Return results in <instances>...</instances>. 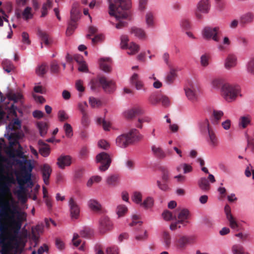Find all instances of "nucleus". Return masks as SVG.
I'll use <instances>...</instances> for the list:
<instances>
[{
    "mask_svg": "<svg viewBox=\"0 0 254 254\" xmlns=\"http://www.w3.org/2000/svg\"><path fill=\"white\" fill-rule=\"evenodd\" d=\"M63 128L67 137H71L73 135L72 127L70 124L68 123L64 124Z\"/></svg>",
    "mask_w": 254,
    "mask_h": 254,
    "instance_id": "6e6d98bb",
    "label": "nucleus"
},
{
    "mask_svg": "<svg viewBox=\"0 0 254 254\" xmlns=\"http://www.w3.org/2000/svg\"><path fill=\"white\" fill-rule=\"evenodd\" d=\"M20 127L21 122L18 118H16L8 124L7 129L10 130H16L20 128Z\"/></svg>",
    "mask_w": 254,
    "mask_h": 254,
    "instance_id": "4c0bfd02",
    "label": "nucleus"
},
{
    "mask_svg": "<svg viewBox=\"0 0 254 254\" xmlns=\"http://www.w3.org/2000/svg\"><path fill=\"white\" fill-rule=\"evenodd\" d=\"M106 182L107 185L110 187H117L120 184V176L117 174L110 175L107 177Z\"/></svg>",
    "mask_w": 254,
    "mask_h": 254,
    "instance_id": "6ab92c4d",
    "label": "nucleus"
},
{
    "mask_svg": "<svg viewBox=\"0 0 254 254\" xmlns=\"http://www.w3.org/2000/svg\"><path fill=\"white\" fill-rule=\"evenodd\" d=\"M88 205L92 210L95 212L100 211L102 208L100 203L97 200L94 199H91L88 201Z\"/></svg>",
    "mask_w": 254,
    "mask_h": 254,
    "instance_id": "c9c22d12",
    "label": "nucleus"
},
{
    "mask_svg": "<svg viewBox=\"0 0 254 254\" xmlns=\"http://www.w3.org/2000/svg\"><path fill=\"white\" fill-rule=\"evenodd\" d=\"M38 143L39 145H43L39 148V153L41 155L44 157L48 156L50 153V148L49 146L41 140H39Z\"/></svg>",
    "mask_w": 254,
    "mask_h": 254,
    "instance_id": "c756f323",
    "label": "nucleus"
},
{
    "mask_svg": "<svg viewBox=\"0 0 254 254\" xmlns=\"http://www.w3.org/2000/svg\"><path fill=\"white\" fill-rule=\"evenodd\" d=\"M127 207L123 204L119 205L116 209V213L119 217L123 216L127 212Z\"/></svg>",
    "mask_w": 254,
    "mask_h": 254,
    "instance_id": "09e8293b",
    "label": "nucleus"
},
{
    "mask_svg": "<svg viewBox=\"0 0 254 254\" xmlns=\"http://www.w3.org/2000/svg\"><path fill=\"white\" fill-rule=\"evenodd\" d=\"M10 187L11 186L9 187V188H10ZM8 194L11 195L10 189H9V192H7L3 195L0 193V211L1 210H4L6 212L9 213L8 209H12V206H16V209H19V208L17 204V202L13 198H11L10 202L9 200H5L4 199V197Z\"/></svg>",
    "mask_w": 254,
    "mask_h": 254,
    "instance_id": "6e6552de",
    "label": "nucleus"
},
{
    "mask_svg": "<svg viewBox=\"0 0 254 254\" xmlns=\"http://www.w3.org/2000/svg\"><path fill=\"white\" fill-rule=\"evenodd\" d=\"M254 18V14L252 12H248L243 14L240 18V23L242 25L250 23L253 22Z\"/></svg>",
    "mask_w": 254,
    "mask_h": 254,
    "instance_id": "5701e85b",
    "label": "nucleus"
},
{
    "mask_svg": "<svg viewBox=\"0 0 254 254\" xmlns=\"http://www.w3.org/2000/svg\"><path fill=\"white\" fill-rule=\"evenodd\" d=\"M53 6V2L51 0H47V1L43 4L41 9V17H44L48 14V10Z\"/></svg>",
    "mask_w": 254,
    "mask_h": 254,
    "instance_id": "58836bf2",
    "label": "nucleus"
},
{
    "mask_svg": "<svg viewBox=\"0 0 254 254\" xmlns=\"http://www.w3.org/2000/svg\"><path fill=\"white\" fill-rule=\"evenodd\" d=\"M130 32L140 39L144 40L146 38L145 31L141 28L133 27L130 29Z\"/></svg>",
    "mask_w": 254,
    "mask_h": 254,
    "instance_id": "a878e982",
    "label": "nucleus"
},
{
    "mask_svg": "<svg viewBox=\"0 0 254 254\" xmlns=\"http://www.w3.org/2000/svg\"><path fill=\"white\" fill-rule=\"evenodd\" d=\"M197 10L203 13H207L210 8L209 0H201L197 4Z\"/></svg>",
    "mask_w": 254,
    "mask_h": 254,
    "instance_id": "393cba45",
    "label": "nucleus"
},
{
    "mask_svg": "<svg viewBox=\"0 0 254 254\" xmlns=\"http://www.w3.org/2000/svg\"><path fill=\"white\" fill-rule=\"evenodd\" d=\"M6 97L9 101H13L14 103L21 101L23 99V95L21 92L16 93L13 91H9L6 94Z\"/></svg>",
    "mask_w": 254,
    "mask_h": 254,
    "instance_id": "b1692460",
    "label": "nucleus"
},
{
    "mask_svg": "<svg viewBox=\"0 0 254 254\" xmlns=\"http://www.w3.org/2000/svg\"><path fill=\"white\" fill-rule=\"evenodd\" d=\"M132 200L137 204L142 203V194L139 191H135L132 196Z\"/></svg>",
    "mask_w": 254,
    "mask_h": 254,
    "instance_id": "bf43d9fd",
    "label": "nucleus"
},
{
    "mask_svg": "<svg viewBox=\"0 0 254 254\" xmlns=\"http://www.w3.org/2000/svg\"><path fill=\"white\" fill-rule=\"evenodd\" d=\"M78 5L77 3H74L72 5L70 11V19L73 21H77L79 18V11L78 8Z\"/></svg>",
    "mask_w": 254,
    "mask_h": 254,
    "instance_id": "7c9ffc66",
    "label": "nucleus"
},
{
    "mask_svg": "<svg viewBox=\"0 0 254 254\" xmlns=\"http://www.w3.org/2000/svg\"><path fill=\"white\" fill-rule=\"evenodd\" d=\"M224 83L222 78H215L212 81V85L215 88L222 87Z\"/></svg>",
    "mask_w": 254,
    "mask_h": 254,
    "instance_id": "774afa93",
    "label": "nucleus"
},
{
    "mask_svg": "<svg viewBox=\"0 0 254 254\" xmlns=\"http://www.w3.org/2000/svg\"><path fill=\"white\" fill-rule=\"evenodd\" d=\"M130 83L131 85L134 86L137 90H145L143 82L139 79V75L137 73H133L130 78Z\"/></svg>",
    "mask_w": 254,
    "mask_h": 254,
    "instance_id": "f3484780",
    "label": "nucleus"
},
{
    "mask_svg": "<svg viewBox=\"0 0 254 254\" xmlns=\"http://www.w3.org/2000/svg\"><path fill=\"white\" fill-rule=\"evenodd\" d=\"M58 117L60 122H64L69 118L68 114L64 110H60L58 113Z\"/></svg>",
    "mask_w": 254,
    "mask_h": 254,
    "instance_id": "3c124183",
    "label": "nucleus"
},
{
    "mask_svg": "<svg viewBox=\"0 0 254 254\" xmlns=\"http://www.w3.org/2000/svg\"><path fill=\"white\" fill-rule=\"evenodd\" d=\"M99 82L106 92L111 93L115 90V83L113 80H108L105 77L101 76L99 78Z\"/></svg>",
    "mask_w": 254,
    "mask_h": 254,
    "instance_id": "9b49d317",
    "label": "nucleus"
},
{
    "mask_svg": "<svg viewBox=\"0 0 254 254\" xmlns=\"http://www.w3.org/2000/svg\"><path fill=\"white\" fill-rule=\"evenodd\" d=\"M223 115L224 113L222 111L214 110L211 116V121L212 123L214 125L218 124Z\"/></svg>",
    "mask_w": 254,
    "mask_h": 254,
    "instance_id": "72a5a7b5",
    "label": "nucleus"
},
{
    "mask_svg": "<svg viewBox=\"0 0 254 254\" xmlns=\"http://www.w3.org/2000/svg\"><path fill=\"white\" fill-rule=\"evenodd\" d=\"M219 32V27H206L203 29L202 34L204 39H212L214 41L218 42L220 41Z\"/></svg>",
    "mask_w": 254,
    "mask_h": 254,
    "instance_id": "0eeeda50",
    "label": "nucleus"
},
{
    "mask_svg": "<svg viewBox=\"0 0 254 254\" xmlns=\"http://www.w3.org/2000/svg\"><path fill=\"white\" fill-rule=\"evenodd\" d=\"M176 211H179L177 217L179 222H181V224L186 226V224L189 223L188 219L190 215L189 211L187 209H183L179 210L178 208L177 209Z\"/></svg>",
    "mask_w": 254,
    "mask_h": 254,
    "instance_id": "4468645a",
    "label": "nucleus"
},
{
    "mask_svg": "<svg viewBox=\"0 0 254 254\" xmlns=\"http://www.w3.org/2000/svg\"><path fill=\"white\" fill-rule=\"evenodd\" d=\"M16 162L20 167V173L22 178L27 179V180H31V172L34 166L32 164L31 160L17 159Z\"/></svg>",
    "mask_w": 254,
    "mask_h": 254,
    "instance_id": "39448f33",
    "label": "nucleus"
},
{
    "mask_svg": "<svg viewBox=\"0 0 254 254\" xmlns=\"http://www.w3.org/2000/svg\"><path fill=\"white\" fill-rule=\"evenodd\" d=\"M146 23L148 27H153L154 25V15L152 13L148 12L145 16Z\"/></svg>",
    "mask_w": 254,
    "mask_h": 254,
    "instance_id": "864d4df0",
    "label": "nucleus"
},
{
    "mask_svg": "<svg viewBox=\"0 0 254 254\" xmlns=\"http://www.w3.org/2000/svg\"><path fill=\"white\" fill-rule=\"evenodd\" d=\"M139 49V46L132 42L129 43L128 45L125 48V49L128 50L127 54L129 55H135L138 52Z\"/></svg>",
    "mask_w": 254,
    "mask_h": 254,
    "instance_id": "cd10ccee",
    "label": "nucleus"
},
{
    "mask_svg": "<svg viewBox=\"0 0 254 254\" xmlns=\"http://www.w3.org/2000/svg\"><path fill=\"white\" fill-rule=\"evenodd\" d=\"M112 223L109 217H102L100 220V232L102 234H105L110 231L112 228Z\"/></svg>",
    "mask_w": 254,
    "mask_h": 254,
    "instance_id": "f8f14e48",
    "label": "nucleus"
},
{
    "mask_svg": "<svg viewBox=\"0 0 254 254\" xmlns=\"http://www.w3.org/2000/svg\"><path fill=\"white\" fill-rule=\"evenodd\" d=\"M8 210L9 213L0 211V244L4 251L12 245L17 246L19 242H24L27 236L26 230L20 231L22 223L26 220V213L15 205Z\"/></svg>",
    "mask_w": 254,
    "mask_h": 254,
    "instance_id": "f257e3e1",
    "label": "nucleus"
},
{
    "mask_svg": "<svg viewBox=\"0 0 254 254\" xmlns=\"http://www.w3.org/2000/svg\"><path fill=\"white\" fill-rule=\"evenodd\" d=\"M142 110L138 107H134L125 111L124 113V117L127 120H131L136 116L142 114Z\"/></svg>",
    "mask_w": 254,
    "mask_h": 254,
    "instance_id": "ddd939ff",
    "label": "nucleus"
},
{
    "mask_svg": "<svg viewBox=\"0 0 254 254\" xmlns=\"http://www.w3.org/2000/svg\"><path fill=\"white\" fill-rule=\"evenodd\" d=\"M36 73L39 76L44 75L47 72V65L45 64L38 66L36 69Z\"/></svg>",
    "mask_w": 254,
    "mask_h": 254,
    "instance_id": "052dcab7",
    "label": "nucleus"
},
{
    "mask_svg": "<svg viewBox=\"0 0 254 254\" xmlns=\"http://www.w3.org/2000/svg\"><path fill=\"white\" fill-rule=\"evenodd\" d=\"M153 199L151 197H148L141 203V206L145 208H150L153 206Z\"/></svg>",
    "mask_w": 254,
    "mask_h": 254,
    "instance_id": "13d9d810",
    "label": "nucleus"
},
{
    "mask_svg": "<svg viewBox=\"0 0 254 254\" xmlns=\"http://www.w3.org/2000/svg\"><path fill=\"white\" fill-rule=\"evenodd\" d=\"M170 71L167 73L165 81L168 84H172L177 76V70L173 67L170 66Z\"/></svg>",
    "mask_w": 254,
    "mask_h": 254,
    "instance_id": "4be33fe9",
    "label": "nucleus"
},
{
    "mask_svg": "<svg viewBox=\"0 0 254 254\" xmlns=\"http://www.w3.org/2000/svg\"><path fill=\"white\" fill-rule=\"evenodd\" d=\"M232 250L234 254H243L244 248L240 245H235L232 247Z\"/></svg>",
    "mask_w": 254,
    "mask_h": 254,
    "instance_id": "0e129e2a",
    "label": "nucleus"
},
{
    "mask_svg": "<svg viewBox=\"0 0 254 254\" xmlns=\"http://www.w3.org/2000/svg\"><path fill=\"white\" fill-rule=\"evenodd\" d=\"M70 216L72 220L77 219L80 215V208L77 202L72 197L68 201Z\"/></svg>",
    "mask_w": 254,
    "mask_h": 254,
    "instance_id": "9d476101",
    "label": "nucleus"
},
{
    "mask_svg": "<svg viewBox=\"0 0 254 254\" xmlns=\"http://www.w3.org/2000/svg\"><path fill=\"white\" fill-rule=\"evenodd\" d=\"M89 102L92 108H98L102 105L101 101L93 97H90L89 98Z\"/></svg>",
    "mask_w": 254,
    "mask_h": 254,
    "instance_id": "603ef678",
    "label": "nucleus"
},
{
    "mask_svg": "<svg viewBox=\"0 0 254 254\" xmlns=\"http://www.w3.org/2000/svg\"><path fill=\"white\" fill-rule=\"evenodd\" d=\"M71 163V158L69 155H61L57 159V164L62 169L69 166Z\"/></svg>",
    "mask_w": 254,
    "mask_h": 254,
    "instance_id": "dca6fc26",
    "label": "nucleus"
},
{
    "mask_svg": "<svg viewBox=\"0 0 254 254\" xmlns=\"http://www.w3.org/2000/svg\"><path fill=\"white\" fill-rule=\"evenodd\" d=\"M247 70L249 73L254 75V58L252 59L247 65Z\"/></svg>",
    "mask_w": 254,
    "mask_h": 254,
    "instance_id": "e2e57ef3",
    "label": "nucleus"
},
{
    "mask_svg": "<svg viewBox=\"0 0 254 254\" xmlns=\"http://www.w3.org/2000/svg\"><path fill=\"white\" fill-rule=\"evenodd\" d=\"M198 125L199 128L202 132H208L209 129H212V128L209 126L208 119H206L200 121Z\"/></svg>",
    "mask_w": 254,
    "mask_h": 254,
    "instance_id": "ea45409f",
    "label": "nucleus"
},
{
    "mask_svg": "<svg viewBox=\"0 0 254 254\" xmlns=\"http://www.w3.org/2000/svg\"><path fill=\"white\" fill-rule=\"evenodd\" d=\"M96 161L97 163L101 164V165L99 167V170L101 172H104L109 168L112 162V159L109 154L102 152L97 155Z\"/></svg>",
    "mask_w": 254,
    "mask_h": 254,
    "instance_id": "423d86ee",
    "label": "nucleus"
},
{
    "mask_svg": "<svg viewBox=\"0 0 254 254\" xmlns=\"http://www.w3.org/2000/svg\"><path fill=\"white\" fill-rule=\"evenodd\" d=\"M128 41L129 39L127 35H122L121 37V47L122 49H125L129 44H128Z\"/></svg>",
    "mask_w": 254,
    "mask_h": 254,
    "instance_id": "338daca9",
    "label": "nucleus"
},
{
    "mask_svg": "<svg viewBox=\"0 0 254 254\" xmlns=\"http://www.w3.org/2000/svg\"><path fill=\"white\" fill-rule=\"evenodd\" d=\"M17 181L19 185L18 190L14 191V194H16L19 200L22 202H25L26 200L25 196L26 189L24 185L31 181V180H27L23 178L17 177Z\"/></svg>",
    "mask_w": 254,
    "mask_h": 254,
    "instance_id": "1a4fd4ad",
    "label": "nucleus"
},
{
    "mask_svg": "<svg viewBox=\"0 0 254 254\" xmlns=\"http://www.w3.org/2000/svg\"><path fill=\"white\" fill-rule=\"evenodd\" d=\"M42 177L44 183L46 185L49 184V178L52 172V169L48 164H44L41 168Z\"/></svg>",
    "mask_w": 254,
    "mask_h": 254,
    "instance_id": "2eb2a0df",
    "label": "nucleus"
},
{
    "mask_svg": "<svg viewBox=\"0 0 254 254\" xmlns=\"http://www.w3.org/2000/svg\"><path fill=\"white\" fill-rule=\"evenodd\" d=\"M160 170L162 172V179L163 181L164 182H167L169 179V171L164 167H161Z\"/></svg>",
    "mask_w": 254,
    "mask_h": 254,
    "instance_id": "680f3d73",
    "label": "nucleus"
},
{
    "mask_svg": "<svg viewBox=\"0 0 254 254\" xmlns=\"http://www.w3.org/2000/svg\"><path fill=\"white\" fill-rule=\"evenodd\" d=\"M189 242L190 238L189 237L186 236H182L175 241V246L178 249L180 250H183L185 249Z\"/></svg>",
    "mask_w": 254,
    "mask_h": 254,
    "instance_id": "412c9836",
    "label": "nucleus"
},
{
    "mask_svg": "<svg viewBox=\"0 0 254 254\" xmlns=\"http://www.w3.org/2000/svg\"><path fill=\"white\" fill-rule=\"evenodd\" d=\"M162 241L167 248H169L171 244V237L168 232L164 231L162 234Z\"/></svg>",
    "mask_w": 254,
    "mask_h": 254,
    "instance_id": "79ce46f5",
    "label": "nucleus"
},
{
    "mask_svg": "<svg viewBox=\"0 0 254 254\" xmlns=\"http://www.w3.org/2000/svg\"><path fill=\"white\" fill-rule=\"evenodd\" d=\"M221 94L228 102H232L242 96L241 86L237 84L225 83L221 88Z\"/></svg>",
    "mask_w": 254,
    "mask_h": 254,
    "instance_id": "7ed1b4c3",
    "label": "nucleus"
},
{
    "mask_svg": "<svg viewBox=\"0 0 254 254\" xmlns=\"http://www.w3.org/2000/svg\"><path fill=\"white\" fill-rule=\"evenodd\" d=\"M131 4L130 0H115L114 2L109 1V13L114 16L118 23L115 25L117 29H122L127 26V22L124 20L128 16V9Z\"/></svg>",
    "mask_w": 254,
    "mask_h": 254,
    "instance_id": "f03ea898",
    "label": "nucleus"
},
{
    "mask_svg": "<svg viewBox=\"0 0 254 254\" xmlns=\"http://www.w3.org/2000/svg\"><path fill=\"white\" fill-rule=\"evenodd\" d=\"M76 22L77 21H73L71 20H70L66 31V34L67 35L70 36L72 34L73 31L76 27Z\"/></svg>",
    "mask_w": 254,
    "mask_h": 254,
    "instance_id": "5fc2aeb1",
    "label": "nucleus"
},
{
    "mask_svg": "<svg viewBox=\"0 0 254 254\" xmlns=\"http://www.w3.org/2000/svg\"><path fill=\"white\" fill-rule=\"evenodd\" d=\"M5 109L7 110L8 115L6 116L7 119H9V116H14L15 117H17L16 111L17 109L16 106H14L13 104H12L10 107H8L6 105L4 107Z\"/></svg>",
    "mask_w": 254,
    "mask_h": 254,
    "instance_id": "37998d69",
    "label": "nucleus"
},
{
    "mask_svg": "<svg viewBox=\"0 0 254 254\" xmlns=\"http://www.w3.org/2000/svg\"><path fill=\"white\" fill-rule=\"evenodd\" d=\"M93 234V230L89 228H85L80 232V236L85 238H91Z\"/></svg>",
    "mask_w": 254,
    "mask_h": 254,
    "instance_id": "49530a36",
    "label": "nucleus"
},
{
    "mask_svg": "<svg viewBox=\"0 0 254 254\" xmlns=\"http://www.w3.org/2000/svg\"><path fill=\"white\" fill-rule=\"evenodd\" d=\"M112 60L109 58H101L99 64L101 69L106 72H110L111 70V64Z\"/></svg>",
    "mask_w": 254,
    "mask_h": 254,
    "instance_id": "a211bd4d",
    "label": "nucleus"
},
{
    "mask_svg": "<svg viewBox=\"0 0 254 254\" xmlns=\"http://www.w3.org/2000/svg\"><path fill=\"white\" fill-rule=\"evenodd\" d=\"M81 123L83 126L87 127L90 124V120L88 113H84L82 114V118Z\"/></svg>",
    "mask_w": 254,
    "mask_h": 254,
    "instance_id": "69168bd1",
    "label": "nucleus"
},
{
    "mask_svg": "<svg viewBox=\"0 0 254 254\" xmlns=\"http://www.w3.org/2000/svg\"><path fill=\"white\" fill-rule=\"evenodd\" d=\"M199 188L204 191H207L210 190V185L205 178H201L198 181Z\"/></svg>",
    "mask_w": 254,
    "mask_h": 254,
    "instance_id": "473e14b6",
    "label": "nucleus"
},
{
    "mask_svg": "<svg viewBox=\"0 0 254 254\" xmlns=\"http://www.w3.org/2000/svg\"><path fill=\"white\" fill-rule=\"evenodd\" d=\"M237 64V57L233 54H229L225 60L224 66L227 69L235 67Z\"/></svg>",
    "mask_w": 254,
    "mask_h": 254,
    "instance_id": "aec40b11",
    "label": "nucleus"
},
{
    "mask_svg": "<svg viewBox=\"0 0 254 254\" xmlns=\"http://www.w3.org/2000/svg\"><path fill=\"white\" fill-rule=\"evenodd\" d=\"M38 34L40 37L41 40L44 42L46 45L48 46L50 44V42L49 41V36L47 33L41 30H39L38 31Z\"/></svg>",
    "mask_w": 254,
    "mask_h": 254,
    "instance_id": "8fccbe9b",
    "label": "nucleus"
},
{
    "mask_svg": "<svg viewBox=\"0 0 254 254\" xmlns=\"http://www.w3.org/2000/svg\"><path fill=\"white\" fill-rule=\"evenodd\" d=\"M208 142L210 145L213 147H216L218 144V139L214 132L213 130L209 129L208 131Z\"/></svg>",
    "mask_w": 254,
    "mask_h": 254,
    "instance_id": "bb28decb",
    "label": "nucleus"
},
{
    "mask_svg": "<svg viewBox=\"0 0 254 254\" xmlns=\"http://www.w3.org/2000/svg\"><path fill=\"white\" fill-rule=\"evenodd\" d=\"M31 8L30 7H27L25 8L23 11L22 15L23 19L25 20H28L31 19L33 17V14L31 13Z\"/></svg>",
    "mask_w": 254,
    "mask_h": 254,
    "instance_id": "4d7b16f0",
    "label": "nucleus"
},
{
    "mask_svg": "<svg viewBox=\"0 0 254 254\" xmlns=\"http://www.w3.org/2000/svg\"><path fill=\"white\" fill-rule=\"evenodd\" d=\"M37 127L39 130L41 136H44L47 132L48 125L46 123L40 122L37 123Z\"/></svg>",
    "mask_w": 254,
    "mask_h": 254,
    "instance_id": "c03bdc74",
    "label": "nucleus"
},
{
    "mask_svg": "<svg viewBox=\"0 0 254 254\" xmlns=\"http://www.w3.org/2000/svg\"><path fill=\"white\" fill-rule=\"evenodd\" d=\"M151 150L154 155L158 158L163 159L166 156L164 151L160 147L152 145L151 147Z\"/></svg>",
    "mask_w": 254,
    "mask_h": 254,
    "instance_id": "f704fd0d",
    "label": "nucleus"
},
{
    "mask_svg": "<svg viewBox=\"0 0 254 254\" xmlns=\"http://www.w3.org/2000/svg\"><path fill=\"white\" fill-rule=\"evenodd\" d=\"M143 136L135 128L130 130L127 133H125L118 136L116 139L117 145L122 148H126L135 141L140 140Z\"/></svg>",
    "mask_w": 254,
    "mask_h": 254,
    "instance_id": "20e7f679",
    "label": "nucleus"
},
{
    "mask_svg": "<svg viewBox=\"0 0 254 254\" xmlns=\"http://www.w3.org/2000/svg\"><path fill=\"white\" fill-rule=\"evenodd\" d=\"M251 122V117L250 115L242 116L239 121V126L241 128H245Z\"/></svg>",
    "mask_w": 254,
    "mask_h": 254,
    "instance_id": "2f4dec72",
    "label": "nucleus"
},
{
    "mask_svg": "<svg viewBox=\"0 0 254 254\" xmlns=\"http://www.w3.org/2000/svg\"><path fill=\"white\" fill-rule=\"evenodd\" d=\"M182 169H183V173L184 174L190 173L192 171V166L187 163H182L176 168L177 171L178 172H180Z\"/></svg>",
    "mask_w": 254,
    "mask_h": 254,
    "instance_id": "a19ab883",
    "label": "nucleus"
},
{
    "mask_svg": "<svg viewBox=\"0 0 254 254\" xmlns=\"http://www.w3.org/2000/svg\"><path fill=\"white\" fill-rule=\"evenodd\" d=\"M162 216L163 219L166 221H170L173 220H177L176 215H173L171 211L168 210L164 211L162 214Z\"/></svg>",
    "mask_w": 254,
    "mask_h": 254,
    "instance_id": "a18cd8bd",
    "label": "nucleus"
},
{
    "mask_svg": "<svg viewBox=\"0 0 254 254\" xmlns=\"http://www.w3.org/2000/svg\"><path fill=\"white\" fill-rule=\"evenodd\" d=\"M228 218H227L229 223L230 227L232 229L236 230H238L239 228V224L236 221L235 218L233 215H229L228 216Z\"/></svg>",
    "mask_w": 254,
    "mask_h": 254,
    "instance_id": "de8ad7c7",
    "label": "nucleus"
},
{
    "mask_svg": "<svg viewBox=\"0 0 254 254\" xmlns=\"http://www.w3.org/2000/svg\"><path fill=\"white\" fill-rule=\"evenodd\" d=\"M186 95L188 98L191 101H194L196 99V95L193 86L191 84L190 87L185 88Z\"/></svg>",
    "mask_w": 254,
    "mask_h": 254,
    "instance_id": "e433bc0d",
    "label": "nucleus"
},
{
    "mask_svg": "<svg viewBox=\"0 0 254 254\" xmlns=\"http://www.w3.org/2000/svg\"><path fill=\"white\" fill-rule=\"evenodd\" d=\"M24 243V242H19L17 246L12 245L11 247H8L6 249L5 251L3 250L2 245H1V254H18V251L19 247L20 245Z\"/></svg>",
    "mask_w": 254,
    "mask_h": 254,
    "instance_id": "c85d7f7f",
    "label": "nucleus"
}]
</instances>
